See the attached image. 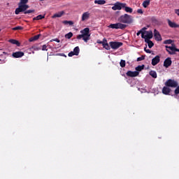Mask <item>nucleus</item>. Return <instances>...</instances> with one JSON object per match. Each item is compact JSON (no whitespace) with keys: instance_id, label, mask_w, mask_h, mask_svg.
Segmentation results:
<instances>
[{"instance_id":"f257e3e1","label":"nucleus","mask_w":179,"mask_h":179,"mask_svg":"<svg viewBox=\"0 0 179 179\" xmlns=\"http://www.w3.org/2000/svg\"><path fill=\"white\" fill-rule=\"evenodd\" d=\"M27 3H29V0H20V2L18 3V8H17L15 11V15H19L21 12L27 10L29 8Z\"/></svg>"},{"instance_id":"f03ea898","label":"nucleus","mask_w":179,"mask_h":179,"mask_svg":"<svg viewBox=\"0 0 179 179\" xmlns=\"http://www.w3.org/2000/svg\"><path fill=\"white\" fill-rule=\"evenodd\" d=\"M118 22L120 23H124V24H131L134 23V17L132 15H129L128 14H124L120 15L118 19Z\"/></svg>"},{"instance_id":"7ed1b4c3","label":"nucleus","mask_w":179,"mask_h":179,"mask_svg":"<svg viewBox=\"0 0 179 179\" xmlns=\"http://www.w3.org/2000/svg\"><path fill=\"white\" fill-rule=\"evenodd\" d=\"M81 34L84 36L85 43H87L90 40V29L85 28L80 31Z\"/></svg>"},{"instance_id":"20e7f679","label":"nucleus","mask_w":179,"mask_h":179,"mask_svg":"<svg viewBox=\"0 0 179 179\" xmlns=\"http://www.w3.org/2000/svg\"><path fill=\"white\" fill-rule=\"evenodd\" d=\"M110 47L112 50H118L120 47H122V42L111 41L109 43Z\"/></svg>"},{"instance_id":"39448f33","label":"nucleus","mask_w":179,"mask_h":179,"mask_svg":"<svg viewBox=\"0 0 179 179\" xmlns=\"http://www.w3.org/2000/svg\"><path fill=\"white\" fill-rule=\"evenodd\" d=\"M127 3L116 2L114 6L112 7L113 10H121L122 8H125Z\"/></svg>"},{"instance_id":"423d86ee","label":"nucleus","mask_w":179,"mask_h":179,"mask_svg":"<svg viewBox=\"0 0 179 179\" xmlns=\"http://www.w3.org/2000/svg\"><path fill=\"white\" fill-rule=\"evenodd\" d=\"M165 85L167 87H177V86H178V83H177V81H176L174 80L169 79L165 83Z\"/></svg>"},{"instance_id":"0eeeda50","label":"nucleus","mask_w":179,"mask_h":179,"mask_svg":"<svg viewBox=\"0 0 179 179\" xmlns=\"http://www.w3.org/2000/svg\"><path fill=\"white\" fill-rule=\"evenodd\" d=\"M127 76H129V78H136V76H139V72L138 71H128L126 73Z\"/></svg>"},{"instance_id":"6e6552de","label":"nucleus","mask_w":179,"mask_h":179,"mask_svg":"<svg viewBox=\"0 0 179 179\" xmlns=\"http://www.w3.org/2000/svg\"><path fill=\"white\" fill-rule=\"evenodd\" d=\"M159 62H160V56L157 55L154 58H152L151 64L152 66H156V65H157Z\"/></svg>"},{"instance_id":"1a4fd4ad","label":"nucleus","mask_w":179,"mask_h":179,"mask_svg":"<svg viewBox=\"0 0 179 179\" xmlns=\"http://www.w3.org/2000/svg\"><path fill=\"white\" fill-rule=\"evenodd\" d=\"M171 64H173V62L171 61V58L167 57L164 62V66L165 68H169L171 66Z\"/></svg>"},{"instance_id":"9d476101","label":"nucleus","mask_w":179,"mask_h":179,"mask_svg":"<svg viewBox=\"0 0 179 179\" xmlns=\"http://www.w3.org/2000/svg\"><path fill=\"white\" fill-rule=\"evenodd\" d=\"M154 37L157 41H162V35L157 29L154 30Z\"/></svg>"},{"instance_id":"9b49d317","label":"nucleus","mask_w":179,"mask_h":179,"mask_svg":"<svg viewBox=\"0 0 179 179\" xmlns=\"http://www.w3.org/2000/svg\"><path fill=\"white\" fill-rule=\"evenodd\" d=\"M24 55V52H13L12 56L13 57V58H22V57H23Z\"/></svg>"},{"instance_id":"f8f14e48","label":"nucleus","mask_w":179,"mask_h":179,"mask_svg":"<svg viewBox=\"0 0 179 179\" xmlns=\"http://www.w3.org/2000/svg\"><path fill=\"white\" fill-rule=\"evenodd\" d=\"M90 17V13H89V11H87L82 15L81 20L82 22H85V20H87V19H89Z\"/></svg>"},{"instance_id":"ddd939ff","label":"nucleus","mask_w":179,"mask_h":179,"mask_svg":"<svg viewBox=\"0 0 179 179\" xmlns=\"http://www.w3.org/2000/svg\"><path fill=\"white\" fill-rule=\"evenodd\" d=\"M168 24L169 27L173 28V29H177L179 27V24H177L176 22H171V20H168Z\"/></svg>"},{"instance_id":"4468645a","label":"nucleus","mask_w":179,"mask_h":179,"mask_svg":"<svg viewBox=\"0 0 179 179\" xmlns=\"http://www.w3.org/2000/svg\"><path fill=\"white\" fill-rule=\"evenodd\" d=\"M171 92V90L167 87H164L162 88L163 94H166V95L170 94Z\"/></svg>"},{"instance_id":"2eb2a0df","label":"nucleus","mask_w":179,"mask_h":179,"mask_svg":"<svg viewBox=\"0 0 179 179\" xmlns=\"http://www.w3.org/2000/svg\"><path fill=\"white\" fill-rule=\"evenodd\" d=\"M103 41H104L103 44L102 45L103 48L109 51V50H110V45H108V43H107V39L103 38Z\"/></svg>"},{"instance_id":"dca6fc26","label":"nucleus","mask_w":179,"mask_h":179,"mask_svg":"<svg viewBox=\"0 0 179 179\" xmlns=\"http://www.w3.org/2000/svg\"><path fill=\"white\" fill-rule=\"evenodd\" d=\"M120 29L121 30H124V29H127V24H122V22H117V29Z\"/></svg>"},{"instance_id":"f3484780","label":"nucleus","mask_w":179,"mask_h":179,"mask_svg":"<svg viewBox=\"0 0 179 179\" xmlns=\"http://www.w3.org/2000/svg\"><path fill=\"white\" fill-rule=\"evenodd\" d=\"M146 35H144V38H153V32L152 31H147Z\"/></svg>"},{"instance_id":"a211bd4d","label":"nucleus","mask_w":179,"mask_h":179,"mask_svg":"<svg viewBox=\"0 0 179 179\" xmlns=\"http://www.w3.org/2000/svg\"><path fill=\"white\" fill-rule=\"evenodd\" d=\"M9 43H10L11 44H15V45H17V47H20V43H19V41L15 39H10Z\"/></svg>"},{"instance_id":"6ab92c4d","label":"nucleus","mask_w":179,"mask_h":179,"mask_svg":"<svg viewBox=\"0 0 179 179\" xmlns=\"http://www.w3.org/2000/svg\"><path fill=\"white\" fill-rule=\"evenodd\" d=\"M41 50V48L37 47V46H31L30 48H29V51H32V53L34 54V51H38Z\"/></svg>"},{"instance_id":"aec40b11","label":"nucleus","mask_w":179,"mask_h":179,"mask_svg":"<svg viewBox=\"0 0 179 179\" xmlns=\"http://www.w3.org/2000/svg\"><path fill=\"white\" fill-rule=\"evenodd\" d=\"M123 8H124V10H125V12H127V13H132V12H134V10L131 7L124 6V7H123Z\"/></svg>"},{"instance_id":"412c9836","label":"nucleus","mask_w":179,"mask_h":179,"mask_svg":"<svg viewBox=\"0 0 179 179\" xmlns=\"http://www.w3.org/2000/svg\"><path fill=\"white\" fill-rule=\"evenodd\" d=\"M64 15V11L59 12L57 13H55L53 16L52 18L55 19V17H62V16Z\"/></svg>"},{"instance_id":"4be33fe9","label":"nucleus","mask_w":179,"mask_h":179,"mask_svg":"<svg viewBox=\"0 0 179 179\" xmlns=\"http://www.w3.org/2000/svg\"><path fill=\"white\" fill-rule=\"evenodd\" d=\"M149 74L150 76H152V78H154V79L157 78V73H156L155 71H150Z\"/></svg>"},{"instance_id":"5701e85b","label":"nucleus","mask_w":179,"mask_h":179,"mask_svg":"<svg viewBox=\"0 0 179 179\" xmlns=\"http://www.w3.org/2000/svg\"><path fill=\"white\" fill-rule=\"evenodd\" d=\"M40 36H41L40 34H38L31 37V38H29V41L31 42V41H36L38 40L40 38Z\"/></svg>"},{"instance_id":"b1692460","label":"nucleus","mask_w":179,"mask_h":179,"mask_svg":"<svg viewBox=\"0 0 179 179\" xmlns=\"http://www.w3.org/2000/svg\"><path fill=\"white\" fill-rule=\"evenodd\" d=\"M145 69V65L138 66L136 67V72H141V71H143Z\"/></svg>"},{"instance_id":"393cba45","label":"nucleus","mask_w":179,"mask_h":179,"mask_svg":"<svg viewBox=\"0 0 179 179\" xmlns=\"http://www.w3.org/2000/svg\"><path fill=\"white\" fill-rule=\"evenodd\" d=\"M45 15H39L33 18V20H41V19H44Z\"/></svg>"},{"instance_id":"a878e982","label":"nucleus","mask_w":179,"mask_h":179,"mask_svg":"<svg viewBox=\"0 0 179 179\" xmlns=\"http://www.w3.org/2000/svg\"><path fill=\"white\" fill-rule=\"evenodd\" d=\"M73 52L75 55H79V52H80V49H79L78 46H76L74 49Z\"/></svg>"},{"instance_id":"bb28decb","label":"nucleus","mask_w":179,"mask_h":179,"mask_svg":"<svg viewBox=\"0 0 179 179\" xmlns=\"http://www.w3.org/2000/svg\"><path fill=\"white\" fill-rule=\"evenodd\" d=\"M94 3H97L98 5H104L106 3L105 0H95Z\"/></svg>"},{"instance_id":"cd10ccee","label":"nucleus","mask_w":179,"mask_h":179,"mask_svg":"<svg viewBox=\"0 0 179 179\" xmlns=\"http://www.w3.org/2000/svg\"><path fill=\"white\" fill-rule=\"evenodd\" d=\"M150 5V0H145L143 3V8H146L147 6H149Z\"/></svg>"},{"instance_id":"c85d7f7f","label":"nucleus","mask_w":179,"mask_h":179,"mask_svg":"<svg viewBox=\"0 0 179 179\" xmlns=\"http://www.w3.org/2000/svg\"><path fill=\"white\" fill-rule=\"evenodd\" d=\"M24 12V15H27L29 13H34L36 12V10H25Z\"/></svg>"},{"instance_id":"c756f323","label":"nucleus","mask_w":179,"mask_h":179,"mask_svg":"<svg viewBox=\"0 0 179 179\" xmlns=\"http://www.w3.org/2000/svg\"><path fill=\"white\" fill-rule=\"evenodd\" d=\"M63 24H69V26H72L73 24V21L64 20L63 21Z\"/></svg>"},{"instance_id":"7c9ffc66","label":"nucleus","mask_w":179,"mask_h":179,"mask_svg":"<svg viewBox=\"0 0 179 179\" xmlns=\"http://www.w3.org/2000/svg\"><path fill=\"white\" fill-rule=\"evenodd\" d=\"M109 29H117V22L115 23V24H110L109 26H108Z\"/></svg>"},{"instance_id":"2f4dec72","label":"nucleus","mask_w":179,"mask_h":179,"mask_svg":"<svg viewBox=\"0 0 179 179\" xmlns=\"http://www.w3.org/2000/svg\"><path fill=\"white\" fill-rule=\"evenodd\" d=\"M145 30H146V27H143V28H142V29L140 30V31H141V37H142V38H145Z\"/></svg>"},{"instance_id":"473e14b6","label":"nucleus","mask_w":179,"mask_h":179,"mask_svg":"<svg viewBox=\"0 0 179 179\" xmlns=\"http://www.w3.org/2000/svg\"><path fill=\"white\" fill-rule=\"evenodd\" d=\"M73 36V34L72 32H69L65 35V38H68V39L72 38Z\"/></svg>"},{"instance_id":"72a5a7b5","label":"nucleus","mask_w":179,"mask_h":179,"mask_svg":"<svg viewBox=\"0 0 179 179\" xmlns=\"http://www.w3.org/2000/svg\"><path fill=\"white\" fill-rule=\"evenodd\" d=\"M120 66L121 68H125V60H121L120 62Z\"/></svg>"},{"instance_id":"f704fd0d","label":"nucleus","mask_w":179,"mask_h":179,"mask_svg":"<svg viewBox=\"0 0 179 179\" xmlns=\"http://www.w3.org/2000/svg\"><path fill=\"white\" fill-rule=\"evenodd\" d=\"M171 43H173V40L171 39L165 40L164 41V44H171Z\"/></svg>"},{"instance_id":"c9c22d12","label":"nucleus","mask_w":179,"mask_h":179,"mask_svg":"<svg viewBox=\"0 0 179 179\" xmlns=\"http://www.w3.org/2000/svg\"><path fill=\"white\" fill-rule=\"evenodd\" d=\"M148 45L149 48H152V47H153V45H155V43H153V42L152 41H150L148 42Z\"/></svg>"},{"instance_id":"e433bc0d","label":"nucleus","mask_w":179,"mask_h":179,"mask_svg":"<svg viewBox=\"0 0 179 179\" xmlns=\"http://www.w3.org/2000/svg\"><path fill=\"white\" fill-rule=\"evenodd\" d=\"M80 38H83V40L85 41V36L82 34L77 36L78 40H80Z\"/></svg>"},{"instance_id":"4c0bfd02","label":"nucleus","mask_w":179,"mask_h":179,"mask_svg":"<svg viewBox=\"0 0 179 179\" xmlns=\"http://www.w3.org/2000/svg\"><path fill=\"white\" fill-rule=\"evenodd\" d=\"M143 59H145V55H142L140 57L137 58V62H139V61H143Z\"/></svg>"},{"instance_id":"58836bf2","label":"nucleus","mask_w":179,"mask_h":179,"mask_svg":"<svg viewBox=\"0 0 179 179\" xmlns=\"http://www.w3.org/2000/svg\"><path fill=\"white\" fill-rule=\"evenodd\" d=\"M13 30H23V27H15L14 28H13Z\"/></svg>"},{"instance_id":"ea45409f","label":"nucleus","mask_w":179,"mask_h":179,"mask_svg":"<svg viewBox=\"0 0 179 179\" xmlns=\"http://www.w3.org/2000/svg\"><path fill=\"white\" fill-rule=\"evenodd\" d=\"M148 47L144 48V51L147 52V54H152V50L147 49Z\"/></svg>"},{"instance_id":"a19ab883","label":"nucleus","mask_w":179,"mask_h":179,"mask_svg":"<svg viewBox=\"0 0 179 179\" xmlns=\"http://www.w3.org/2000/svg\"><path fill=\"white\" fill-rule=\"evenodd\" d=\"M106 41H104V39H103V41H100L99 39H98L97 41H96V43H97V44H102V45L104 44V42H105Z\"/></svg>"},{"instance_id":"79ce46f5","label":"nucleus","mask_w":179,"mask_h":179,"mask_svg":"<svg viewBox=\"0 0 179 179\" xmlns=\"http://www.w3.org/2000/svg\"><path fill=\"white\" fill-rule=\"evenodd\" d=\"M42 51H48V49H47V45H43L42 46Z\"/></svg>"},{"instance_id":"37998d69","label":"nucleus","mask_w":179,"mask_h":179,"mask_svg":"<svg viewBox=\"0 0 179 179\" xmlns=\"http://www.w3.org/2000/svg\"><path fill=\"white\" fill-rule=\"evenodd\" d=\"M145 38V42L147 43V44H148L149 42L151 41L150 38Z\"/></svg>"},{"instance_id":"c03bdc74","label":"nucleus","mask_w":179,"mask_h":179,"mask_svg":"<svg viewBox=\"0 0 179 179\" xmlns=\"http://www.w3.org/2000/svg\"><path fill=\"white\" fill-rule=\"evenodd\" d=\"M137 13H140V15H142L143 13V10H142V9H138Z\"/></svg>"},{"instance_id":"a18cd8bd","label":"nucleus","mask_w":179,"mask_h":179,"mask_svg":"<svg viewBox=\"0 0 179 179\" xmlns=\"http://www.w3.org/2000/svg\"><path fill=\"white\" fill-rule=\"evenodd\" d=\"M75 55V53L73 52H70L68 55L69 57H73Z\"/></svg>"},{"instance_id":"49530a36","label":"nucleus","mask_w":179,"mask_h":179,"mask_svg":"<svg viewBox=\"0 0 179 179\" xmlns=\"http://www.w3.org/2000/svg\"><path fill=\"white\" fill-rule=\"evenodd\" d=\"M50 41H56V43H60L61 41H59V39H58V38H55V39L51 40Z\"/></svg>"},{"instance_id":"de8ad7c7","label":"nucleus","mask_w":179,"mask_h":179,"mask_svg":"<svg viewBox=\"0 0 179 179\" xmlns=\"http://www.w3.org/2000/svg\"><path fill=\"white\" fill-rule=\"evenodd\" d=\"M142 33V31H138L137 33H136V36H140V34H141Z\"/></svg>"},{"instance_id":"09e8293b","label":"nucleus","mask_w":179,"mask_h":179,"mask_svg":"<svg viewBox=\"0 0 179 179\" xmlns=\"http://www.w3.org/2000/svg\"><path fill=\"white\" fill-rule=\"evenodd\" d=\"M152 22H157V20L156 18H155V17H152Z\"/></svg>"},{"instance_id":"8fccbe9b","label":"nucleus","mask_w":179,"mask_h":179,"mask_svg":"<svg viewBox=\"0 0 179 179\" xmlns=\"http://www.w3.org/2000/svg\"><path fill=\"white\" fill-rule=\"evenodd\" d=\"M0 61H2V60L0 59Z\"/></svg>"},{"instance_id":"3c124183","label":"nucleus","mask_w":179,"mask_h":179,"mask_svg":"<svg viewBox=\"0 0 179 179\" xmlns=\"http://www.w3.org/2000/svg\"><path fill=\"white\" fill-rule=\"evenodd\" d=\"M0 31H1V29H0Z\"/></svg>"}]
</instances>
